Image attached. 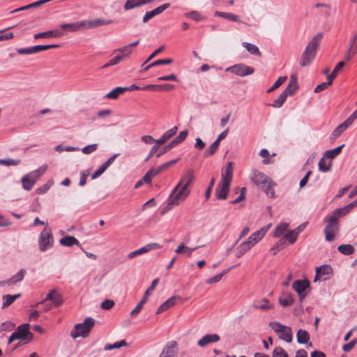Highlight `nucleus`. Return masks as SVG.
I'll return each instance as SVG.
<instances>
[{
  "label": "nucleus",
  "mask_w": 357,
  "mask_h": 357,
  "mask_svg": "<svg viewBox=\"0 0 357 357\" xmlns=\"http://www.w3.org/2000/svg\"><path fill=\"white\" fill-rule=\"evenodd\" d=\"M59 45L52 44V45H38L33 47V53H37L41 51L47 50L52 48L59 47Z\"/></svg>",
  "instance_id": "42"
},
{
  "label": "nucleus",
  "mask_w": 357,
  "mask_h": 357,
  "mask_svg": "<svg viewBox=\"0 0 357 357\" xmlns=\"http://www.w3.org/2000/svg\"><path fill=\"white\" fill-rule=\"evenodd\" d=\"M177 350L176 342L170 341L167 343L160 356H163V357H175Z\"/></svg>",
  "instance_id": "16"
},
{
  "label": "nucleus",
  "mask_w": 357,
  "mask_h": 357,
  "mask_svg": "<svg viewBox=\"0 0 357 357\" xmlns=\"http://www.w3.org/2000/svg\"><path fill=\"white\" fill-rule=\"evenodd\" d=\"M194 172L192 169H189L185 174L181 177L179 182L176 186L184 189L185 190H189L188 186L194 179Z\"/></svg>",
  "instance_id": "15"
},
{
  "label": "nucleus",
  "mask_w": 357,
  "mask_h": 357,
  "mask_svg": "<svg viewBox=\"0 0 357 357\" xmlns=\"http://www.w3.org/2000/svg\"><path fill=\"white\" fill-rule=\"evenodd\" d=\"M21 296L20 294H15V295H3L2 296L3 303H2V309L6 308L10 306L11 304L14 303V301Z\"/></svg>",
  "instance_id": "29"
},
{
  "label": "nucleus",
  "mask_w": 357,
  "mask_h": 357,
  "mask_svg": "<svg viewBox=\"0 0 357 357\" xmlns=\"http://www.w3.org/2000/svg\"><path fill=\"white\" fill-rule=\"evenodd\" d=\"M287 98V97L285 96V94L282 93L280 96L273 101L272 104H270V106L275 108H280L282 106Z\"/></svg>",
  "instance_id": "44"
},
{
  "label": "nucleus",
  "mask_w": 357,
  "mask_h": 357,
  "mask_svg": "<svg viewBox=\"0 0 357 357\" xmlns=\"http://www.w3.org/2000/svg\"><path fill=\"white\" fill-rule=\"evenodd\" d=\"M54 182L51 180L48 181L43 186L38 188L36 190L37 193L38 194H44L53 185Z\"/></svg>",
  "instance_id": "58"
},
{
  "label": "nucleus",
  "mask_w": 357,
  "mask_h": 357,
  "mask_svg": "<svg viewBox=\"0 0 357 357\" xmlns=\"http://www.w3.org/2000/svg\"><path fill=\"white\" fill-rule=\"evenodd\" d=\"M298 238L297 232L294 230L289 231L282 239H286V243L289 241L290 244L294 243Z\"/></svg>",
  "instance_id": "47"
},
{
  "label": "nucleus",
  "mask_w": 357,
  "mask_h": 357,
  "mask_svg": "<svg viewBox=\"0 0 357 357\" xmlns=\"http://www.w3.org/2000/svg\"><path fill=\"white\" fill-rule=\"evenodd\" d=\"M169 6H170V4L169 3H164L160 6L157 7L156 8L153 9L151 11L153 13V15L155 16H156V15L162 13L165 10L168 8Z\"/></svg>",
  "instance_id": "61"
},
{
  "label": "nucleus",
  "mask_w": 357,
  "mask_h": 357,
  "mask_svg": "<svg viewBox=\"0 0 357 357\" xmlns=\"http://www.w3.org/2000/svg\"><path fill=\"white\" fill-rule=\"evenodd\" d=\"M95 319L92 317H86L82 323L75 325L70 332L73 338L76 339L79 337H86L89 335L91 330L94 326Z\"/></svg>",
  "instance_id": "4"
},
{
  "label": "nucleus",
  "mask_w": 357,
  "mask_h": 357,
  "mask_svg": "<svg viewBox=\"0 0 357 357\" xmlns=\"http://www.w3.org/2000/svg\"><path fill=\"white\" fill-rule=\"evenodd\" d=\"M287 245V243H286V239L281 238L271 248V254L273 255H275L280 250L284 248Z\"/></svg>",
  "instance_id": "35"
},
{
  "label": "nucleus",
  "mask_w": 357,
  "mask_h": 357,
  "mask_svg": "<svg viewBox=\"0 0 357 357\" xmlns=\"http://www.w3.org/2000/svg\"><path fill=\"white\" fill-rule=\"evenodd\" d=\"M292 288L298 294L301 302L306 297L305 291L310 288V282L307 280H296L292 284Z\"/></svg>",
  "instance_id": "11"
},
{
  "label": "nucleus",
  "mask_w": 357,
  "mask_h": 357,
  "mask_svg": "<svg viewBox=\"0 0 357 357\" xmlns=\"http://www.w3.org/2000/svg\"><path fill=\"white\" fill-rule=\"evenodd\" d=\"M174 146H175L174 144L172 143V142H171L167 145H166L165 147H163L162 150H160L159 152H158L156 153V157L157 158L161 157L163 154H165V153L169 151L170 149H172Z\"/></svg>",
  "instance_id": "63"
},
{
  "label": "nucleus",
  "mask_w": 357,
  "mask_h": 357,
  "mask_svg": "<svg viewBox=\"0 0 357 357\" xmlns=\"http://www.w3.org/2000/svg\"><path fill=\"white\" fill-rule=\"evenodd\" d=\"M337 250L345 255H350L355 251L354 247L351 244H342L338 246Z\"/></svg>",
  "instance_id": "34"
},
{
  "label": "nucleus",
  "mask_w": 357,
  "mask_h": 357,
  "mask_svg": "<svg viewBox=\"0 0 357 357\" xmlns=\"http://www.w3.org/2000/svg\"><path fill=\"white\" fill-rule=\"evenodd\" d=\"M47 169V166L46 165H43L40 167L38 169L29 172V174L34 178L36 180L42 174H43Z\"/></svg>",
  "instance_id": "50"
},
{
  "label": "nucleus",
  "mask_w": 357,
  "mask_h": 357,
  "mask_svg": "<svg viewBox=\"0 0 357 357\" xmlns=\"http://www.w3.org/2000/svg\"><path fill=\"white\" fill-rule=\"evenodd\" d=\"M153 1V0H126L123 8L125 10H129L149 3Z\"/></svg>",
  "instance_id": "22"
},
{
  "label": "nucleus",
  "mask_w": 357,
  "mask_h": 357,
  "mask_svg": "<svg viewBox=\"0 0 357 357\" xmlns=\"http://www.w3.org/2000/svg\"><path fill=\"white\" fill-rule=\"evenodd\" d=\"M128 88L124 87H116L109 93H108L105 97L109 99H116L119 97V96L123 93L124 91H127Z\"/></svg>",
  "instance_id": "39"
},
{
  "label": "nucleus",
  "mask_w": 357,
  "mask_h": 357,
  "mask_svg": "<svg viewBox=\"0 0 357 357\" xmlns=\"http://www.w3.org/2000/svg\"><path fill=\"white\" fill-rule=\"evenodd\" d=\"M59 243L61 245L66 247H72L75 245H80L79 241L72 236H67L60 239Z\"/></svg>",
  "instance_id": "28"
},
{
  "label": "nucleus",
  "mask_w": 357,
  "mask_h": 357,
  "mask_svg": "<svg viewBox=\"0 0 357 357\" xmlns=\"http://www.w3.org/2000/svg\"><path fill=\"white\" fill-rule=\"evenodd\" d=\"M220 144L214 141L209 147L204 151V156L205 158L213 155L218 150Z\"/></svg>",
  "instance_id": "43"
},
{
  "label": "nucleus",
  "mask_w": 357,
  "mask_h": 357,
  "mask_svg": "<svg viewBox=\"0 0 357 357\" xmlns=\"http://www.w3.org/2000/svg\"><path fill=\"white\" fill-rule=\"evenodd\" d=\"M331 162L327 161L324 156L319 162V169L322 172H327L330 171Z\"/></svg>",
  "instance_id": "41"
},
{
  "label": "nucleus",
  "mask_w": 357,
  "mask_h": 357,
  "mask_svg": "<svg viewBox=\"0 0 357 357\" xmlns=\"http://www.w3.org/2000/svg\"><path fill=\"white\" fill-rule=\"evenodd\" d=\"M190 190H185L178 188V186H175L167 199V204L164 208L162 213L171 210L174 206H178L185 201L190 195Z\"/></svg>",
  "instance_id": "3"
},
{
  "label": "nucleus",
  "mask_w": 357,
  "mask_h": 357,
  "mask_svg": "<svg viewBox=\"0 0 357 357\" xmlns=\"http://www.w3.org/2000/svg\"><path fill=\"white\" fill-rule=\"evenodd\" d=\"M344 146V144H342L341 146H339L333 149L326 151L324 154V157L329 159H333L341 153Z\"/></svg>",
  "instance_id": "32"
},
{
  "label": "nucleus",
  "mask_w": 357,
  "mask_h": 357,
  "mask_svg": "<svg viewBox=\"0 0 357 357\" xmlns=\"http://www.w3.org/2000/svg\"><path fill=\"white\" fill-rule=\"evenodd\" d=\"M253 247L248 242V240L244 241L236 248V257H241V256L245 255L248 250H250Z\"/></svg>",
  "instance_id": "26"
},
{
  "label": "nucleus",
  "mask_w": 357,
  "mask_h": 357,
  "mask_svg": "<svg viewBox=\"0 0 357 357\" xmlns=\"http://www.w3.org/2000/svg\"><path fill=\"white\" fill-rule=\"evenodd\" d=\"M107 169V168L103 164H102L101 166L98 169H96L94 172V173L91 175V178L92 179L97 178L100 175H102L105 172V170Z\"/></svg>",
  "instance_id": "62"
},
{
  "label": "nucleus",
  "mask_w": 357,
  "mask_h": 357,
  "mask_svg": "<svg viewBox=\"0 0 357 357\" xmlns=\"http://www.w3.org/2000/svg\"><path fill=\"white\" fill-rule=\"evenodd\" d=\"M289 227V224L287 222H282L280 225H278L273 232V236L274 237H280L282 236L287 229Z\"/></svg>",
  "instance_id": "38"
},
{
  "label": "nucleus",
  "mask_w": 357,
  "mask_h": 357,
  "mask_svg": "<svg viewBox=\"0 0 357 357\" xmlns=\"http://www.w3.org/2000/svg\"><path fill=\"white\" fill-rule=\"evenodd\" d=\"M123 59V56H121L120 54L116 55L113 59L109 61L108 63H105L102 68H106L112 66L116 65L119 63Z\"/></svg>",
  "instance_id": "55"
},
{
  "label": "nucleus",
  "mask_w": 357,
  "mask_h": 357,
  "mask_svg": "<svg viewBox=\"0 0 357 357\" xmlns=\"http://www.w3.org/2000/svg\"><path fill=\"white\" fill-rule=\"evenodd\" d=\"M114 305V302L112 300L106 299L101 303V308L103 310H110Z\"/></svg>",
  "instance_id": "64"
},
{
  "label": "nucleus",
  "mask_w": 357,
  "mask_h": 357,
  "mask_svg": "<svg viewBox=\"0 0 357 357\" xmlns=\"http://www.w3.org/2000/svg\"><path fill=\"white\" fill-rule=\"evenodd\" d=\"M273 357H289V355L283 348L278 347L273 351Z\"/></svg>",
  "instance_id": "54"
},
{
  "label": "nucleus",
  "mask_w": 357,
  "mask_h": 357,
  "mask_svg": "<svg viewBox=\"0 0 357 357\" xmlns=\"http://www.w3.org/2000/svg\"><path fill=\"white\" fill-rule=\"evenodd\" d=\"M158 282H159V278H156L153 280L151 286L144 292V294L142 298L141 299V301L136 305V307L131 311V312H130L131 316H135L140 312L144 305L146 303L147 298L150 295V293L154 290V289L155 288V287L158 284Z\"/></svg>",
  "instance_id": "10"
},
{
  "label": "nucleus",
  "mask_w": 357,
  "mask_h": 357,
  "mask_svg": "<svg viewBox=\"0 0 357 357\" xmlns=\"http://www.w3.org/2000/svg\"><path fill=\"white\" fill-rule=\"evenodd\" d=\"M33 338V334L29 331V324H24L17 327V328L11 334L8 339V344L12 343L15 340H20L26 344Z\"/></svg>",
  "instance_id": "5"
},
{
  "label": "nucleus",
  "mask_w": 357,
  "mask_h": 357,
  "mask_svg": "<svg viewBox=\"0 0 357 357\" xmlns=\"http://www.w3.org/2000/svg\"><path fill=\"white\" fill-rule=\"evenodd\" d=\"M85 26V23L83 21L77 22L68 24H62L60 25L61 29L68 30L69 31H77L82 27Z\"/></svg>",
  "instance_id": "23"
},
{
  "label": "nucleus",
  "mask_w": 357,
  "mask_h": 357,
  "mask_svg": "<svg viewBox=\"0 0 357 357\" xmlns=\"http://www.w3.org/2000/svg\"><path fill=\"white\" fill-rule=\"evenodd\" d=\"M54 245V238L50 228L45 227L39 235L38 245L42 252H45Z\"/></svg>",
  "instance_id": "7"
},
{
  "label": "nucleus",
  "mask_w": 357,
  "mask_h": 357,
  "mask_svg": "<svg viewBox=\"0 0 357 357\" xmlns=\"http://www.w3.org/2000/svg\"><path fill=\"white\" fill-rule=\"evenodd\" d=\"M47 301H52L53 305L56 307L61 306L63 303L61 294L56 289H52L47 294L45 298L43 301L37 303V305L43 304Z\"/></svg>",
  "instance_id": "13"
},
{
  "label": "nucleus",
  "mask_w": 357,
  "mask_h": 357,
  "mask_svg": "<svg viewBox=\"0 0 357 357\" xmlns=\"http://www.w3.org/2000/svg\"><path fill=\"white\" fill-rule=\"evenodd\" d=\"M98 149V144H92L90 145H88L84 148H82V151L84 154H90L95 151H96Z\"/></svg>",
  "instance_id": "59"
},
{
  "label": "nucleus",
  "mask_w": 357,
  "mask_h": 357,
  "mask_svg": "<svg viewBox=\"0 0 357 357\" xmlns=\"http://www.w3.org/2000/svg\"><path fill=\"white\" fill-rule=\"evenodd\" d=\"M294 298L291 294H285L284 297L279 298L280 304L283 307L291 306L294 304Z\"/></svg>",
  "instance_id": "31"
},
{
  "label": "nucleus",
  "mask_w": 357,
  "mask_h": 357,
  "mask_svg": "<svg viewBox=\"0 0 357 357\" xmlns=\"http://www.w3.org/2000/svg\"><path fill=\"white\" fill-rule=\"evenodd\" d=\"M333 274V268L330 265L325 264L316 268V275L314 282L317 280H326L330 278Z\"/></svg>",
  "instance_id": "12"
},
{
  "label": "nucleus",
  "mask_w": 357,
  "mask_h": 357,
  "mask_svg": "<svg viewBox=\"0 0 357 357\" xmlns=\"http://www.w3.org/2000/svg\"><path fill=\"white\" fill-rule=\"evenodd\" d=\"M269 326L275 333H277L280 339L283 340L288 343L292 341V330L290 327L282 325L278 321L271 322L269 324Z\"/></svg>",
  "instance_id": "6"
},
{
  "label": "nucleus",
  "mask_w": 357,
  "mask_h": 357,
  "mask_svg": "<svg viewBox=\"0 0 357 357\" xmlns=\"http://www.w3.org/2000/svg\"><path fill=\"white\" fill-rule=\"evenodd\" d=\"M85 23V26L88 29H93L101 26L108 25L113 23L112 20H104L100 18H96L91 20L83 21Z\"/></svg>",
  "instance_id": "19"
},
{
  "label": "nucleus",
  "mask_w": 357,
  "mask_h": 357,
  "mask_svg": "<svg viewBox=\"0 0 357 357\" xmlns=\"http://www.w3.org/2000/svg\"><path fill=\"white\" fill-rule=\"evenodd\" d=\"M287 79V77H280L273 84V85L268 89L267 92L271 93L280 87Z\"/></svg>",
  "instance_id": "56"
},
{
  "label": "nucleus",
  "mask_w": 357,
  "mask_h": 357,
  "mask_svg": "<svg viewBox=\"0 0 357 357\" xmlns=\"http://www.w3.org/2000/svg\"><path fill=\"white\" fill-rule=\"evenodd\" d=\"M349 212H350V210L349 209V208H347V206H345L342 208H337L335 209L333 211L332 215H331L330 216L335 217V220H337L338 218L343 217V216L346 215L347 213H349Z\"/></svg>",
  "instance_id": "36"
},
{
  "label": "nucleus",
  "mask_w": 357,
  "mask_h": 357,
  "mask_svg": "<svg viewBox=\"0 0 357 357\" xmlns=\"http://www.w3.org/2000/svg\"><path fill=\"white\" fill-rule=\"evenodd\" d=\"M188 131L187 130L181 131L172 142L174 146L183 142L187 137Z\"/></svg>",
  "instance_id": "46"
},
{
  "label": "nucleus",
  "mask_w": 357,
  "mask_h": 357,
  "mask_svg": "<svg viewBox=\"0 0 357 357\" xmlns=\"http://www.w3.org/2000/svg\"><path fill=\"white\" fill-rule=\"evenodd\" d=\"M242 45L252 55L261 56V52L258 47L254 44L247 42L242 43Z\"/></svg>",
  "instance_id": "33"
},
{
  "label": "nucleus",
  "mask_w": 357,
  "mask_h": 357,
  "mask_svg": "<svg viewBox=\"0 0 357 357\" xmlns=\"http://www.w3.org/2000/svg\"><path fill=\"white\" fill-rule=\"evenodd\" d=\"M47 169V166L46 165H43L40 167L38 169L29 172V174L34 178L36 180L42 174H43Z\"/></svg>",
  "instance_id": "49"
},
{
  "label": "nucleus",
  "mask_w": 357,
  "mask_h": 357,
  "mask_svg": "<svg viewBox=\"0 0 357 357\" xmlns=\"http://www.w3.org/2000/svg\"><path fill=\"white\" fill-rule=\"evenodd\" d=\"M26 274V271L24 269H21L16 274H15L12 278L8 279V282L12 283V284H14L18 282H21Z\"/></svg>",
  "instance_id": "40"
},
{
  "label": "nucleus",
  "mask_w": 357,
  "mask_h": 357,
  "mask_svg": "<svg viewBox=\"0 0 357 357\" xmlns=\"http://www.w3.org/2000/svg\"><path fill=\"white\" fill-rule=\"evenodd\" d=\"M261 234L259 233H257L256 231L252 234L250 237L247 239L248 242L254 247L258 242H259L262 238L260 236Z\"/></svg>",
  "instance_id": "52"
},
{
  "label": "nucleus",
  "mask_w": 357,
  "mask_h": 357,
  "mask_svg": "<svg viewBox=\"0 0 357 357\" xmlns=\"http://www.w3.org/2000/svg\"><path fill=\"white\" fill-rule=\"evenodd\" d=\"M250 178L252 181L259 186L268 197H275V191L273 189L275 183H273L271 178L258 170H253Z\"/></svg>",
  "instance_id": "2"
},
{
  "label": "nucleus",
  "mask_w": 357,
  "mask_h": 357,
  "mask_svg": "<svg viewBox=\"0 0 357 357\" xmlns=\"http://www.w3.org/2000/svg\"><path fill=\"white\" fill-rule=\"evenodd\" d=\"M228 271H229V269H226V270L223 271L222 273L217 274L211 278H208L206 280V283L208 284H211L218 282L219 281H220L222 280V276L225 273H227Z\"/></svg>",
  "instance_id": "51"
},
{
  "label": "nucleus",
  "mask_w": 357,
  "mask_h": 357,
  "mask_svg": "<svg viewBox=\"0 0 357 357\" xmlns=\"http://www.w3.org/2000/svg\"><path fill=\"white\" fill-rule=\"evenodd\" d=\"M178 130L177 126H174L171 129L167 130L165 132L163 133L162 135L163 138H165L167 141L172 138L173 136H174Z\"/></svg>",
  "instance_id": "57"
},
{
  "label": "nucleus",
  "mask_w": 357,
  "mask_h": 357,
  "mask_svg": "<svg viewBox=\"0 0 357 357\" xmlns=\"http://www.w3.org/2000/svg\"><path fill=\"white\" fill-rule=\"evenodd\" d=\"M219 340L220 337L218 334H206L204 335L200 340H198L197 345L199 347H205L209 344L217 342Z\"/></svg>",
  "instance_id": "17"
},
{
  "label": "nucleus",
  "mask_w": 357,
  "mask_h": 357,
  "mask_svg": "<svg viewBox=\"0 0 357 357\" xmlns=\"http://www.w3.org/2000/svg\"><path fill=\"white\" fill-rule=\"evenodd\" d=\"M36 181V180L33 178L29 173L24 176L22 178V187L25 190L29 191L32 189Z\"/></svg>",
  "instance_id": "24"
},
{
  "label": "nucleus",
  "mask_w": 357,
  "mask_h": 357,
  "mask_svg": "<svg viewBox=\"0 0 357 357\" xmlns=\"http://www.w3.org/2000/svg\"><path fill=\"white\" fill-rule=\"evenodd\" d=\"M253 307L256 309H260L262 310H267L271 309L273 307L268 304V300L264 298L261 301H255L253 303Z\"/></svg>",
  "instance_id": "37"
},
{
  "label": "nucleus",
  "mask_w": 357,
  "mask_h": 357,
  "mask_svg": "<svg viewBox=\"0 0 357 357\" xmlns=\"http://www.w3.org/2000/svg\"><path fill=\"white\" fill-rule=\"evenodd\" d=\"M181 298L179 296H173L164 302L157 310L156 314H160L171 307L176 305L177 301H180Z\"/></svg>",
  "instance_id": "21"
},
{
  "label": "nucleus",
  "mask_w": 357,
  "mask_h": 357,
  "mask_svg": "<svg viewBox=\"0 0 357 357\" xmlns=\"http://www.w3.org/2000/svg\"><path fill=\"white\" fill-rule=\"evenodd\" d=\"M230 185L220 183L215 189V197L218 199H226L229 192Z\"/></svg>",
  "instance_id": "20"
},
{
  "label": "nucleus",
  "mask_w": 357,
  "mask_h": 357,
  "mask_svg": "<svg viewBox=\"0 0 357 357\" xmlns=\"http://www.w3.org/2000/svg\"><path fill=\"white\" fill-rule=\"evenodd\" d=\"M326 223L324 228L325 238L327 241H333L335 237V233L338 231V222L335 217L328 215L325 218Z\"/></svg>",
  "instance_id": "8"
},
{
  "label": "nucleus",
  "mask_w": 357,
  "mask_h": 357,
  "mask_svg": "<svg viewBox=\"0 0 357 357\" xmlns=\"http://www.w3.org/2000/svg\"><path fill=\"white\" fill-rule=\"evenodd\" d=\"M296 340L299 344H307L310 340V334L303 329H299L296 333Z\"/></svg>",
  "instance_id": "30"
},
{
  "label": "nucleus",
  "mask_w": 357,
  "mask_h": 357,
  "mask_svg": "<svg viewBox=\"0 0 357 357\" xmlns=\"http://www.w3.org/2000/svg\"><path fill=\"white\" fill-rule=\"evenodd\" d=\"M214 16L222 17V18H225V19H226L229 21H231V22H241V21L239 20V17L236 15L231 13L215 11L214 13Z\"/></svg>",
  "instance_id": "27"
},
{
  "label": "nucleus",
  "mask_w": 357,
  "mask_h": 357,
  "mask_svg": "<svg viewBox=\"0 0 357 357\" xmlns=\"http://www.w3.org/2000/svg\"><path fill=\"white\" fill-rule=\"evenodd\" d=\"M225 71L230 72L240 77H245L253 74L255 69L251 66H246L245 64L238 63L227 68Z\"/></svg>",
  "instance_id": "9"
},
{
  "label": "nucleus",
  "mask_w": 357,
  "mask_h": 357,
  "mask_svg": "<svg viewBox=\"0 0 357 357\" xmlns=\"http://www.w3.org/2000/svg\"><path fill=\"white\" fill-rule=\"evenodd\" d=\"M21 160L20 159H1V165L5 166H17L20 165Z\"/></svg>",
  "instance_id": "53"
},
{
  "label": "nucleus",
  "mask_w": 357,
  "mask_h": 357,
  "mask_svg": "<svg viewBox=\"0 0 357 357\" xmlns=\"http://www.w3.org/2000/svg\"><path fill=\"white\" fill-rule=\"evenodd\" d=\"M233 162H228L226 168L221 175L220 183L230 185L233 178Z\"/></svg>",
  "instance_id": "18"
},
{
  "label": "nucleus",
  "mask_w": 357,
  "mask_h": 357,
  "mask_svg": "<svg viewBox=\"0 0 357 357\" xmlns=\"http://www.w3.org/2000/svg\"><path fill=\"white\" fill-rule=\"evenodd\" d=\"M160 245L158 243H149L146 245L144 247L140 248L138 250H136L135 251H132L128 254V258L132 259L137 256L143 255L144 253H146L152 250H155L160 248Z\"/></svg>",
  "instance_id": "14"
},
{
  "label": "nucleus",
  "mask_w": 357,
  "mask_h": 357,
  "mask_svg": "<svg viewBox=\"0 0 357 357\" xmlns=\"http://www.w3.org/2000/svg\"><path fill=\"white\" fill-rule=\"evenodd\" d=\"M186 15L189 18H190L196 22H199L203 19V17H202L200 13L195 10L186 13Z\"/></svg>",
  "instance_id": "60"
},
{
  "label": "nucleus",
  "mask_w": 357,
  "mask_h": 357,
  "mask_svg": "<svg viewBox=\"0 0 357 357\" xmlns=\"http://www.w3.org/2000/svg\"><path fill=\"white\" fill-rule=\"evenodd\" d=\"M323 33H318L308 43L300 59V65L301 66L305 67L308 66L314 59L317 54V50L321 43Z\"/></svg>",
  "instance_id": "1"
},
{
  "label": "nucleus",
  "mask_w": 357,
  "mask_h": 357,
  "mask_svg": "<svg viewBox=\"0 0 357 357\" xmlns=\"http://www.w3.org/2000/svg\"><path fill=\"white\" fill-rule=\"evenodd\" d=\"M297 89L296 78L294 75L291 76V81L286 89L282 91V93L288 96H292Z\"/></svg>",
  "instance_id": "25"
},
{
  "label": "nucleus",
  "mask_w": 357,
  "mask_h": 357,
  "mask_svg": "<svg viewBox=\"0 0 357 357\" xmlns=\"http://www.w3.org/2000/svg\"><path fill=\"white\" fill-rule=\"evenodd\" d=\"M127 345V342L125 340H121L119 342H116L114 344H107L105 345L104 350L109 351L114 349H119L122 347H125Z\"/></svg>",
  "instance_id": "45"
},
{
  "label": "nucleus",
  "mask_w": 357,
  "mask_h": 357,
  "mask_svg": "<svg viewBox=\"0 0 357 357\" xmlns=\"http://www.w3.org/2000/svg\"><path fill=\"white\" fill-rule=\"evenodd\" d=\"M345 121L342 123L340 124L333 132V135L334 137L337 138L341 135V134L349 127Z\"/></svg>",
  "instance_id": "48"
}]
</instances>
